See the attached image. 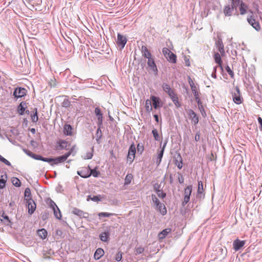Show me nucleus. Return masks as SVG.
Masks as SVG:
<instances>
[{"instance_id":"f257e3e1","label":"nucleus","mask_w":262,"mask_h":262,"mask_svg":"<svg viewBox=\"0 0 262 262\" xmlns=\"http://www.w3.org/2000/svg\"><path fill=\"white\" fill-rule=\"evenodd\" d=\"M248 6L242 0H230V3L226 4L223 9L225 16L244 15L247 12Z\"/></svg>"},{"instance_id":"f03ea898","label":"nucleus","mask_w":262,"mask_h":262,"mask_svg":"<svg viewBox=\"0 0 262 262\" xmlns=\"http://www.w3.org/2000/svg\"><path fill=\"white\" fill-rule=\"evenodd\" d=\"M59 149V152L63 154L61 156H58L55 158H43L39 155H36L35 154H31V152L29 151L28 148H24V151L34 158L36 160H41L44 162H47L51 163L52 165H58L60 163L64 162L68 158V157L72 154L73 148H58Z\"/></svg>"},{"instance_id":"7ed1b4c3","label":"nucleus","mask_w":262,"mask_h":262,"mask_svg":"<svg viewBox=\"0 0 262 262\" xmlns=\"http://www.w3.org/2000/svg\"><path fill=\"white\" fill-rule=\"evenodd\" d=\"M59 149V152L63 154L61 156H58L55 158H43L39 155H36L35 154H31V152L29 151L28 148H24V151L34 158L36 160H41L44 162H47L51 163L52 165H58L60 163L64 162L68 158V157L72 154L73 148H58Z\"/></svg>"},{"instance_id":"20e7f679","label":"nucleus","mask_w":262,"mask_h":262,"mask_svg":"<svg viewBox=\"0 0 262 262\" xmlns=\"http://www.w3.org/2000/svg\"><path fill=\"white\" fill-rule=\"evenodd\" d=\"M235 91L232 93V99L234 103L240 104L243 102V98L241 96L240 90L238 86H236Z\"/></svg>"},{"instance_id":"39448f33","label":"nucleus","mask_w":262,"mask_h":262,"mask_svg":"<svg viewBox=\"0 0 262 262\" xmlns=\"http://www.w3.org/2000/svg\"><path fill=\"white\" fill-rule=\"evenodd\" d=\"M27 90L24 88L17 87L14 89L13 95L17 99L26 95Z\"/></svg>"},{"instance_id":"423d86ee","label":"nucleus","mask_w":262,"mask_h":262,"mask_svg":"<svg viewBox=\"0 0 262 262\" xmlns=\"http://www.w3.org/2000/svg\"><path fill=\"white\" fill-rule=\"evenodd\" d=\"M247 21L249 24L251 25L256 31H258L260 30L261 27L259 22L256 20L255 16L251 15L247 18Z\"/></svg>"},{"instance_id":"0eeeda50","label":"nucleus","mask_w":262,"mask_h":262,"mask_svg":"<svg viewBox=\"0 0 262 262\" xmlns=\"http://www.w3.org/2000/svg\"><path fill=\"white\" fill-rule=\"evenodd\" d=\"M94 113L97 118L98 126L101 127L102 125L103 117V114L99 107L98 106L95 107L94 110Z\"/></svg>"},{"instance_id":"6e6552de","label":"nucleus","mask_w":262,"mask_h":262,"mask_svg":"<svg viewBox=\"0 0 262 262\" xmlns=\"http://www.w3.org/2000/svg\"><path fill=\"white\" fill-rule=\"evenodd\" d=\"M192 187L191 185L188 186L185 189L184 201L182 203L183 206L186 205L189 201L190 196L192 192Z\"/></svg>"},{"instance_id":"1a4fd4ad","label":"nucleus","mask_w":262,"mask_h":262,"mask_svg":"<svg viewBox=\"0 0 262 262\" xmlns=\"http://www.w3.org/2000/svg\"><path fill=\"white\" fill-rule=\"evenodd\" d=\"M147 65L151 70H152L156 74L158 73V68L155 63L154 57L147 58Z\"/></svg>"},{"instance_id":"9d476101","label":"nucleus","mask_w":262,"mask_h":262,"mask_svg":"<svg viewBox=\"0 0 262 262\" xmlns=\"http://www.w3.org/2000/svg\"><path fill=\"white\" fill-rule=\"evenodd\" d=\"M150 99L152 102V107L155 109H157L162 106L161 100L159 97L151 95L150 96Z\"/></svg>"},{"instance_id":"9b49d317","label":"nucleus","mask_w":262,"mask_h":262,"mask_svg":"<svg viewBox=\"0 0 262 262\" xmlns=\"http://www.w3.org/2000/svg\"><path fill=\"white\" fill-rule=\"evenodd\" d=\"M117 43L121 48H123L126 43L127 39L125 36L121 35L120 33L117 34Z\"/></svg>"},{"instance_id":"f8f14e48","label":"nucleus","mask_w":262,"mask_h":262,"mask_svg":"<svg viewBox=\"0 0 262 262\" xmlns=\"http://www.w3.org/2000/svg\"><path fill=\"white\" fill-rule=\"evenodd\" d=\"M77 174L79 175L80 177L86 178H88L91 176V173H90V167H83L80 170L77 171Z\"/></svg>"},{"instance_id":"ddd939ff","label":"nucleus","mask_w":262,"mask_h":262,"mask_svg":"<svg viewBox=\"0 0 262 262\" xmlns=\"http://www.w3.org/2000/svg\"><path fill=\"white\" fill-rule=\"evenodd\" d=\"M188 115L189 119L191 120L192 122H193L194 125L198 123L199 119V116L196 114L191 109L188 110Z\"/></svg>"},{"instance_id":"4468645a","label":"nucleus","mask_w":262,"mask_h":262,"mask_svg":"<svg viewBox=\"0 0 262 262\" xmlns=\"http://www.w3.org/2000/svg\"><path fill=\"white\" fill-rule=\"evenodd\" d=\"M93 148H87L86 150L82 151L81 157L84 159H90L93 156Z\"/></svg>"},{"instance_id":"2eb2a0df","label":"nucleus","mask_w":262,"mask_h":262,"mask_svg":"<svg viewBox=\"0 0 262 262\" xmlns=\"http://www.w3.org/2000/svg\"><path fill=\"white\" fill-rule=\"evenodd\" d=\"M27 206L28 208V213L32 214L36 209V204L32 199H29L27 201Z\"/></svg>"},{"instance_id":"dca6fc26","label":"nucleus","mask_w":262,"mask_h":262,"mask_svg":"<svg viewBox=\"0 0 262 262\" xmlns=\"http://www.w3.org/2000/svg\"><path fill=\"white\" fill-rule=\"evenodd\" d=\"M245 244V241H240L238 239H236L234 241L233 243V249L236 251H237L239 250L242 247H243Z\"/></svg>"},{"instance_id":"f3484780","label":"nucleus","mask_w":262,"mask_h":262,"mask_svg":"<svg viewBox=\"0 0 262 262\" xmlns=\"http://www.w3.org/2000/svg\"><path fill=\"white\" fill-rule=\"evenodd\" d=\"M73 127L69 124H65L63 126V133L67 136H72L73 135Z\"/></svg>"},{"instance_id":"a211bd4d","label":"nucleus","mask_w":262,"mask_h":262,"mask_svg":"<svg viewBox=\"0 0 262 262\" xmlns=\"http://www.w3.org/2000/svg\"><path fill=\"white\" fill-rule=\"evenodd\" d=\"M59 147H75V145L71 142L64 140H59Z\"/></svg>"},{"instance_id":"6ab92c4d","label":"nucleus","mask_w":262,"mask_h":262,"mask_svg":"<svg viewBox=\"0 0 262 262\" xmlns=\"http://www.w3.org/2000/svg\"><path fill=\"white\" fill-rule=\"evenodd\" d=\"M135 154L136 148H129L127 160L129 163H132L133 162L135 159Z\"/></svg>"},{"instance_id":"aec40b11","label":"nucleus","mask_w":262,"mask_h":262,"mask_svg":"<svg viewBox=\"0 0 262 262\" xmlns=\"http://www.w3.org/2000/svg\"><path fill=\"white\" fill-rule=\"evenodd\" d=\"M141 53L142 56L147 59L152 57L150 51L145 46H142L141 47Z\"/></svg>"},{"instance_id":"412c9836","label":"nucleus","mask_w":262,"mask_h":262,"mask_svg":"<svg viewBox=\"0 0 262 262\" xmlns=\"http://www.w3.org/2000/svg\"><path fill=\"white\" fill-rule=\"evenodd\" d=\"M26 106L27 103L25 101L21 102L18 106L17 111L20 115H23L25 114Z\"/></svg>"},{"instance_id":"4be33fe9","label":"nucleus","mask_w":262,"mask_h":262,"mask_svg":"<svg viewBox=\"0 0 262 262\" xmlns=\"http://www.w3.org/2000/svg\"><path fill=\"white\" fill-rule=\"evenodd\" d=\"M214 59L215 62L219 64L218 66L221 68V70L223 71L222 60L220 54L219 53H215L214 55Z\"/></svg>"},{"instance_id":"5701e85b","label":"nucleus","mask_w":262,"mask_h":262,"mask_svg":"<svg viewBox=\"0 0 262 262\" xmlns=\"http://www.w3.org/2000/svg\"><path fill=\"white\" fill-rule=\"evenodd\" d=\"M104 254V251L102 248H98L94 253V258L96 260L99 259Z\"/></svg>"},{"instance_id":"b1692460","label":"nucleus","mask_w":262,"mask_h":262,"mask_svg":"<svg viewBox=\"0 0 262 262\" xmlns=\"http://www.w3.org/2000/svg\"><path fill=\"white\" fill-rule=\"evenodd\" d=\"M189 83L190 84V86L191 87V89L192 91V92L194 95V96H198V95H199V93L197 90V88L193 81L191 80V78L189 77Z\"/></svg>"},{"instance_id":"393cba45","label":"nucleus","mask_w":262,"mask_h":262,"mask_svg":"<svg viewBox=\"0 0 262 262\" xmlns=\"http://www.w3.org/2000/svg\"><path fill=\"white\" fill-rule=\"evenodd\" d=\"M171 231L170 228H166L162 230L160 233L158 234V238L159 239H164L168 234Z\"/></svg>"},{"instance_id":"a878e982","label":"nucleus","mask_w":262,"mask_h":262,"mask_svg":"<svg viewBox=\"0 0 262 262\" xmlns=\"http://www.w3.org/2000/svg\"><path fill=\"white\" fill-rule=\"evenodd\" d=\"M165 58L170 63H176L177 62V56L172 52L167 55Z\"/></svg>"},{"instance_id":"bb28decb","label":"nucleus","mask_w":262,"mask_h":262,"mask_svg":"<svg viewBox=\"0 0 262 262\" xmlns=\"http://www.w3.org/2000/svg\"><path fill=\"white\" fill-rule=\"evenodd\" d=\"M162 88L163 90L168 95L172 93V92L174 91V90L166 83H163L162 85Z\"/></svg>"},{"instance_id":"cd10ccee","label":"nucleus","mask_w":262,"mask_h":262,"mask_svg":"<svg viewBox=\"0 0 262 262\" xmlns=\"http://www.w3.org/2000/svg\"><path fill=\"white\" fill-rule=\"evenodd\" d=\"M216 45L217 46L218 50L222 55L225 53L224 47L221 39H219L216 42Z\"/></svg>"},{"instance_id":"c85d7f7f","label":"nucleus","mask_w":262,"mask_h":262,"mask_svg":"<svg viewBox=\"0 0 262 262\" xmlns=\"http://www.w3.org/2000/svg\"><path fill=\"white\" fill-rule=\"evenodd\" d=\"M37 234L40 238L44 239L47 237L48 232L45 229L42 228L37 230Z\"/></svg>"},{"instance_id":"c756f323","label":"nucleus","mask_w":262,"mask_h":262,"mask_svg":"<svg viewBox=\"0 0 262 262\" xmlns=\"http://www.w3.org/2000/svg\"><path fill=\"white\" fill-rule=\"evenodd\" d=\"M175 164L179 169H181L183 167L182 159L180 154L176 158Z\"/></svg>"},{"instance_id":"7c9ffc66","label":"nucleus","mask_w":262,"mask_h":262,"mask_svg":"<svg viewBox=\"0 0 262 262\" xmlns=\"http://www.w3.org/2000/svg\"><path fill=\"white\" fill-rule=\"evenodd\" d=\"M33 114L31 115V120L33 122L36 123L38 120L37 108L35 107L33 109Z\"/></svg>"},{"instance_id":"2f4dec72","label":"nucleus","mask_w":262,"mask_h":262,"mask_svg":"<svg viewBox=\"0 0 262 262\" xmlns=\"http://www.w3.org/2000/svg\"><path fill=\"white\" fill-rule=\"evenodd\" d=\"M151 99H147L145 103V107L146 112L150 113L152 110V106H151Z\"/></svg>"},{"instance_id":"473e14b6","label":"nucleus","mask_w":262,"mask_h":262,"mask_svg":"<svg viewBox=\"0 0 262 262\" xmlns=\"http://www.w3.org/2000/svg\"><path fill=\"white\" fill-rule=\"evenodd\" d=\"M133 179V176L131 173L127 174L124 180V185H128L130 184Z\"/></svg>"},{"instance_id":"72a5a7b5","label":"nucleus","mask_w":262,"mask_h":262,"mask_svg":"<svg viewBox=\"0 0 262 262\" xmlns=\"http://www.w3.org/2000/svg\"><path fill=\"white\" fill-rule=\"evenodd\" d=\"M157 207L158 208L159 211L162 215H165L166 214V208L163 204H160L158 206H157Z\"/></svg>"},{"instance_id":"f704fd0d","label":"nucleus","mask_w":262,"mask_h":262,"mask_svg":"<svg viewBox=\"0 0 262 262\" xmlns=\"http://www.w3.org/2000/svg\"><path fill=\"white\" fill-rule=\"evenodd\" d=\"M72 212L79 216H83L84 215V212L83 211L76 208L72 210Z\"/></svg>"},{"instance_id":"c9c22d12","label":"nucleus","mask_w":262,"mask_h":262,"mask_svg":"<svg viewBox=\"0 0 262 262\" xmlns=\"http://www.w3.org/2000/svg\"><path fill=\"white\" fill-rule=\"evenodd\" d=\"M164 149V148H162V149L158 154V155L157 157V160H156V163H157V165H159L161 161V160H162V157L163 155Z\"/></svg>"},{"instance_id":"e433bc0d","label":"nucleus","mask_w":262,"mask_h":262,"mask_svg":"<svg viewBox=\"0 0 262 262\" xmlns=\"http://www.w3.org/2000/svg\"><path fill=\"white\" fill-rule=\"evenodd\" d=\"M46 202L49 204L52 210L58 208L56 204L51 199H48L46 200Z\"/></svg>"},{"instance_id":"4c0bfd02","label":"nucleus","mask_w":262,"mask_h":262,"mask_svg":"<svg viewBox=\"0 0 262 262\" xmlns=\"http://www.w3.org/2000/svg\"><path fill=\"white\" fill-rule=\"evenodd\" d=\"M54 211V214L56 218L58 220H60L61 218V214L60 211L58 208L53 209Z\"/></svg>"},{"instance_id":"58836bf2","label":"nucleus","mask_w":262,"mask_h":262,"mask_svg":"<svg viewBox=\"0 0 262 262\" xmlns=\"http://www.w3.org/2000/svg\"><path fill=\"white\" fill-rule=\"evenodd\" d=\"M90 173H91V175H92L95 178L99 177L100 174V172L97 170L96 168L93 169H91L90 168Z\"/></svg>"},{"instance_id":"ea45409f","label":"nucleus","mask_w":262,"mask_h":262,"mask_svg":"<svg viewBox=\"0 0 262 262\" xmlns=\"http://www.w3.org/2000/svg\"><path fill=\"white\" fill-rule=\"evenodd\" d=\"M24 194H25V198H26V200H29V199H32L31 196V190L29 188H26V189L25 190Z\"/></svg>"},{"instance_id":"a19ab883","label":"nucleus","mask_w":262,"mask_h":262,"mask_svg":"<svg viewBox=\"0 0 262 262\" xmlns=\"http://www.w3.org/2000/svg\"><path fill=\"white\" fill-rule=\"evenodd\" d=\"M152 134L153 135V136L155 138V139L156 140V141H160L161 140V137L158 134V130L156 129H154L152 130Z\"/></svg>"},{"instance_id":"79ce46f5","label":"nucleus","mask_w":262,"mask_h":262,"mask_svg":"<svg viewBox=\"0 0 262 262\" xmlns=\"http://www.w3.org/2000/svg\"><path fill=\"white\" fill-rule=\"evenodd\" d=\"M108 235L105 232L102 233L100 235V239L102 242H106L108 239Z\"/></svg>"},{"instance_id":"37998d69","label":"nucleus","mask_w":262,"mask_h":262,"mask_svg":"<svg viewBox=\"0 0 262 262\" xmlns=\"http://www.w3.org/2000/svg\"><path fill=\"white\" fill-rule=\"evenodd\" d=\"M12 182L13 184L16 187H19L21 185V182L20 180L16 178H13Z\"/></svg>"},{"instance_id":"c03bdc74","label":"nucleus","mask_w":262,"mask_h":262,"mask_svg":"<svg viewBox=\"0 0 262 262\" xmlns=\"http://www.w3.org/2000/svg\"><path fill=\"white\" fill-rule=\"evenodd\" d=\"M144 251V248L142 247H136L135 250V254L137 255L143 253Z\"/></svg>"},{"instance_id":"a18cd8bd","label":"nucleus","mask_w":262,"mask_h":262,"mask_svg":"<svg viewBox=\"0 0 262 262\" xmlns=\"http://www.w3.org/2000/svg\"><path fill=\"white\" fill-rule=\"evenodd\" d=\"M226 71L228 72V74L230 75V76L233 78L234 76V72L233 71L230 69V67L229 66H227L225 67Z\"/></svg>"},{"instance_id":"49530a36","label":"nucleus","mask_w":262,"mask_h":262,"mask_svg":"<svg viewBox=\"0 0 262 262\" xmlns=\"http://www.w3.org/2000/svg\"><path fill=\"white\" fill-rule=\"evenodd\" d=\"M61 105H62V106L66 107V108H68V107H70V106L71 105V102L69 101V99H65L62 102Z\"/></svg>"},{"instance_id":"de8ad7c7","label":"nucleus","mask_w":262,"mask_h":262,"mask_svg":"<svg viewBox=\"0 0 262 262\" xmlns=\"http://www.w3.org/2000/svg\"><path fill=\"white\" fill-rule=\"evenodd\" d=\"M203 191V185L202 181L198 182V193H202Z\"/></svg>"},{"instance_id":"09e8293b","label":"nucleus","mask_w":262,"mask_h":262,"mask_svg":"<svg viewBox=\"0 0 262 262\" xmlns=\"http://www.w3.org/2000/svg\"><path fill=\"white\" fill-rule=\"evenodd\" d=\"M156 193L157 195L161 198H164L166 196V194L160 190H157Z\"/></svg>"},{"instance_id":"8fccbe9b","label":"nucleus","mask_w":262,"mask_h":262,"mask_svg":"<svg viewBox=\"0 0 262 262\" xmlns=\"http://www.w3.org/2000/svg\"><path fill=\"white\" fill-rule=\"evenodd\" d=\"M162 53L164 56L165 57L167 56V55L169 54L171 52L167 48H163L162 49Z\"/></svg>"},{"instance_id":"3c124183","label":"nucleus","mask_w":262,"mask_h":262,"mask_svg":"<svg viewBox=\"0 0 262 262\" xmlns=\"http://www.w3.org/2000/svg\"><path fill=\"white\" fill-rule=\"evenodd\" d=\"M151 196L153 202L157 206H158L160 204H161L159 200L158 199V198L156 197L155 195H152Z\"/></svg>"},{"instance_id":"603ef678","label":"nucleus","mask_w":262,"mask_h":262,"mask_svg":"<svg viewBox=\"0 0 262 262\" xmlns=\"http://www.w3.org/2000/svg\"><path fill=\"white\" fill-rule=\"evenodd\" d=\"M0 161L8 166H11V163L6 159L0 155Z\"/></svg>"},{"instance_id":"864d4df0","label":"nucleus","mask_w":262,"mask_h":262,"mask_svg":"<svg viewBox=\"0 0 262 262\" xmlns=\"http://www.w3.org/2000/svg\"><path fill=\"white\" fill-rule=\"evenodd\" d=\"M98 128L97 129L96 131V137H97V140L98 141V139H99L101 138V131L100 129V127L98 126Z\"/></svg>"},{"instance_id":"5fc2aeb1","label":"nucleus","mask_w":262,"mask_h":262,"mask_svg":"<svg viewBox=\"0 0 262 262\" xmlns=\"http://www.w3.org/2000/svg\"><path fill=\"white\" fill-rule=\"evenodd\" d=\"M112 215V213L107 212H100L98 214L99 216L109 217Z\"/></svg>"},{"instance_id":"6e6d98bb","label":"nucleus","mask_w":262,"mask_h":262,"mask_svg":"<svg viewBox=\"0 0 262 262\" xmlns=\"http://www.w3.org/2000/svg\"><path fill=\"white\" fill-rule=\"evenodd\" d=\"M217 68V66H215V67H213V72H212V73L211 74L212 77H213V78H214L215 79L216 78V73Z\"/></svg>"},{"instance_id":"4d7b16f0","label":"nucleus","mask_w":262,"mask_h":262,"mask_svg":"<svg viewBox=\"0 0 262 262\" xmlns=\"http://www.w3.org/2000/svg\"><path fill=\"white\" fill-rule=\"evenodd\" d=\"M91 200L95 201V202H98L101 200L100 196H93V197L91 198Z\"/></svg>"},{"instance_id":"13d9d810","label":"nucleus","mask_w":262,"mask_h":262,"mask_svg":"<svg viewBox=\"0 0 262 262\" xmlns=\"http://www.w3.org/2000/svg\"><path fill=\"white\" fill-rule=\"evenodd\" d=\"M168 96H169L171 100L178 97L177 95L175 93L174 91L172 92V93L169 94Z\"/></svg>"},{"instance_id":"bf43d9fd","label":"nucleus","mask_w":262,"mask_h":262,"mask_svg":"<svg viewBox=\"0 0 262 262\" xmlns=\"http://www.w3.org/2000/svg\"><path fill=\"white\" fill-rule=\"evenodd\" d=\"M6 185V181L4 179H0V188H3Z\"/></svg>"},{"instance_id":"052dcab7","label":"nucleus","mask_w":262,"mask_h":262,"mask_svg":"<svg viewBox=\"0 0 262 262\" xmlns=\"http://www.w3.org/2000/svg\"><path fill=\"white\" fill-rule=\"evenodd\" d=\"M257 120H258V122L259 124V129L260 130V131L262 132V119L261 117H258V119H257Z\"/></svg>"},{"instance_id":"680f3d73","label":"nucleus","mask_w":262,"mask_h":262,"mask_svg":"<svg viewBox=\"0 0 262 262\" xmlns=\"http://www.w3.org/2000/svg\"><path fill=\"white\" fill-rule=\"evenodd\" d=\"M122 259V254L121 253H118L116 257V260L118 261H119Z\"/></svg>"},{"instance_id":"e2e57ef3","label":"nucleus","mask_w":262,"mask_h":262,"mask_svg":"<svg viewBox=\"0 0 262 262\" xmlns=\"http://www.w3.org/2000/svg\"><path fill=\"white\" fill-rule=\"evenodd\" d=\"M200 132H198L195 134V137H194L195 140L196 141H198L200 140Z\"/></svg>"},{"instance_id":"0e129e2a","label":"nucleus","mask_w":262,"mask_h":262,"mask_svg":"<svg viewBox=\"0 0 262 262\" xmlns=\"http://www.w3.org/2000/svg\"><path fill=\"white\" fill-rule=\"evenodd\" d=\"M197 103L198 104L199 108H200V110H201L202 108L203 109L202 103L201 100L200 101H199L198 102H197Z\"/></svg>"},{"instance_id":"69168bd1","label":"nucleus","mask_w":262,"mask_h":262,"mask_svg":"<svg viewBox=\"0 0 262 262\" xmlns=\"http://www.w3.org/2000/svg\"><path fill=\"white\" fill-rule=\"evenodd\" d=\"M154 117L155 119V121L157 122V123H159V117H158V115H157V114H155L154 115Z\"/></svg>"},{"instance_id":"338daca9","label":"nucleus","mask_w":262,"mask_h":262,"mask_svg":"<svg viewBox=\"0 0 262 262\" xmlns=\"http://www.w3.org/2000/svg\"><path fill=\"white\" fill-rule=\"evenodd\" d=\"M174 104L176 106V107H180L181 106V103L179 101L176 102Z\"/></svg>"},{"instance_id":"774afa93","label":"nucleus","mask_w":262,"mask_h":262,"mask_svg":"<svg viewBox=\"0 0 262 262\" xmlns=\"http://www.w3.org/2000/svg\"><path fill=\"white\" fill-rule=\"evenodd\" d=\"M30 130L33 134H35L36 133V129L34 128L30 129Z\"/></svg>"}]
</instances>
